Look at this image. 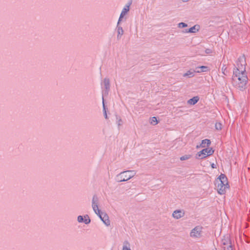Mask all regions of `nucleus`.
I'll list each match as a JSON object with an SVG mask.
<instances>
[{
    "label": "nucleus",
    "mask_w": 250,
    "mask_h": 250,
    "mask_svg": "<svg viewBox=\"0 0 250 250\" xmlns=\"http://www.w3.org/2000/svg\"><path fill=\"white\" fill-rule=\"evenodd\" d=\"M216 187L218 193L224 194L229 188L228 179L223 174H221L216 180Z\"/></svg>",
    "instance_id": "1"
},
{
    "label": "nucleus",
    "mask_w": 250,
    "mask_h": 250,
    "mask_svg": "<svg viewBox=\"0 0 250 250\" xmlns=\"http://www.w3.org/2000/svg\"><path fill=\"white\" fill-rule=\"evenodd\" d=\"M232 80L234 84L236 87L242 88L246 86L248 78L246 73L233 71Z\"/></svg>",
    "instance_id": "2"
},
{
    "label": "nucleus",
    "mask_w": 250,
    "mask_h": 250,
    "mask_svg": "<svg viewBox=\"0 0 250 250\" xmlns=\"http://www.w3.org/2000/svg\"><path fill=\"white\" fill-rule=\"evenodd\" d=\"M136 174L135 171L129 170L122 172L118 176L119 181H126L133 177Z\"/></svg>",
    "instance_id": "3"
},
{
    "label": "nucleus",
    "mask_w": 250,
    "mask_h": 250,
    "mask_svg": "<svg viewBox=\"0 0 250 250\" xmlns=\"http://www.w3.org/2000/svg\"><path fill=\"white\" fill-rule=\"evenodd\" d=\"M213 153L214 150L212 148L208 147L198 152L197 155L198 158L203 159L212 155Z\"/></svg>",
    "instance_id": "4"
},
{
    "label": "nucleus",
    "mask_w": 250,
    "mask_h": 250,
    "mask_svg": "<svg viewBox=\"0 0 250 250\" xmlns=\"http://www.w3.org/2000/svg\"><path fill=\"white\" fill-rule=\"evenodd\" d=\"M246 62L244 60H239L237 62L236 68L233 71L246 73Z\"/></svg>",
    "instance_id": "5"
},
{
    "label": "nucleus",
    "mask_w": 250,
    "mask_h": 250,
    "mask_svg": "<svg viewBox=\"0 0 250 250\" xmlns=\"http://www.w3.org/2000/svg\"><path fill=\"white\" fill-rule=\"evenodd\" d=\"M201 228L198 227L193 229L190 232V236L192 237H198L200 236Z\"/></svg>",
    "instance_id": "6"
},
{
    "label": "nucleus",
    "mask_w": 250,
    "mask_h": 250,
    "mask_svg": "<svg viewBox=\"0 0 250 250\" xmlns=\"http://www.w3.org/2000/svg\"><path fill=\"white\" fill-rule=\"evenodd\" d=\"M185 214V212L183 210H175L173 214H172V216L176 219H178L180 218H181L182 217H183Z\"/></svg>",
    "instance_id": "7"
},
{
    "label": "nucleus",
    "mask_w": 250,
    "mask_h": 250,
    "mask_svg": "<svg viewBox=\"0 0 250 250\" xmlns=\"http://www.w3.org/2000/svg\"><path fill=\"white\" fill-rule=\"evenodd\" d=\"M97 201V198L94 196L93 198L92 208L95 212L98 215L100 214V211L98 208L97 203H95V201Z\"/></svg>",
    "instance_id": "8"
},
{
    "label": "nucleus",
    "mask_w": 250,
    "mask_h": 250,
    "mask_svg": "<svg viewBox=\"0 0 250 250\" xmlns=\"http://www.w3.org/2000/svg\"><path fill=\"white\" fill-rule=\"evenodd\" d=\"M129 10V5H126L123 9L121 14L120 15L119 22L121 20V19L128 12Z\"/></svg>",
    "instance_id": "9"
},
{
    "label": "nucleus",
    "mask_w": 250,
    "mask_h": 250,
    "mask_svg": "<svg viewBox=\"0 0 250 250\" xmlns=\"http://www.w3.org/2000/svg\"><path fill=\"white\" fill-rule=\"evenodd\" d=\"M99 216L101 219L106 226L110 225V221L108 219V216L106 214H104L103 216H102L101 214H100Z\"/></svg>",
    "instance_id": "10"
},
{
    "label": "nucleus",
    "mask_w": 250,
    "mask_h": 250,
    "mask_svg": "<svg viewBox=\"0 0 250 250\" xmlns=\"http://www.w3.org/2000/svg\"><path fill=\"white\" fill-rule=\"evenodd\" d=\"M199 100V98L198 96L194 97L193 98L188 100V103L190 105H194L198 102Z\"/></svg>",
    "instance_id": "11"
},
{
    "label": "nucleus",
    "mask_w": 250,
    "mask_h": 250,
    "mask_svg": "<svg viewBox=\"0 0 250 250\" xmlns=\"http://www.w3.org/2000/svg\"><path fill=\"white\" fill-rule=\"evenodd\" d=\"M211 142L208 139H205L202 140V143L200 145V146L202 147H205L207 146L210 145Z\"/></svg>",
    "instance_id": "12"
},
{
    "label": "nucleus",
    "mask_w": 250,
    "mask_h": 250,
    "mask_svg": "<svg viewBox=\"0 0 250 250\" xmlns=\"http://www.w3.org/2000/svg\"><path fill=\"white\" fill-rule=\"evenodd\" d=\"M194 71L191 70H188L186 73L184 74L183 76L184 77H192L194 76Z\"/></svg>",
    "instance_id": "13"
},
{
    "label": "nucleus",
    "mask_w": 250,
    "mask_h": 250,
    "mask_svg": "<svg viewBox=\"0 0 250 250\" xmlns=\"http://www.w3.org/2000/svg\"><path fill=\"white\" fill-rule=\"evenodd\" d=\"M198 26L195 25L191 28H190L188 31V32L190 33H195L198 31Z\"/></svg>",
    "instance_id": "14"
},
{
    "label": "nucleus",
    "mask_w": 250,
    "mask_h": 250,
    "mask_svg": "<svg viewBox=\"0 0 250 250\" xmlns=\"http://www.w3.org/2000/svg\"><path fill=\"white\" fill-rule=\"evenodd\" d=\"M122 250H131L130 248V245L128 242L124 243Z\"/></svg>",
    "instance_id": "15"
},
{
    "label": "nucleus",
    "mask_w": 250,
    "mask_h": 250,
    "mask_svg": "<svg viewBox=\"0 0 250 250\" xmlns=\"http://www.w3.org/2000/svg\"><path fill=\"white\" fill-rule=\"evenodd\" d=\"M198 68H200L201 69V70H197L196 71V72L197 73H200L201 72H206L208 70V67L206 66H201L199 67H198Z\"/></svg>",
    "instance_id": "16"
},
{
    "label": "nucleus",
    "mask_w": 250,
    "mask_h": 250,
    "mask_svg": "<svg viewBox=\"0 0 250 250\" xmlns=\"http://www.w3.org/2000/svg\"><path fill=\"white\" fill-rule=\"evenodd\" d=\"M150 124L152 125H156L158 124V121L155 117H153L151 119Z\"/></svg>",
    "instance_id": "17"
},
{
    "label": "nucleus",
    "mask_w": 250,
    "mask_h": 250,
    "mask_svg": "<svg viewBox=\"0 0 250 250\" xmlns=\"http://www.w3.org/2000/svg\"><path fill=\"white\" fill-rule=\"evenodd\" d=\"M190 157V155H184V156H183L181 157H180V160L181 161H184V160H186L188 159Z\"/></svg>",
    "instance_id": "18"
},
{
    "label": "nucleus",
    "mask_w": 250,
    "mask_h": 250,
    "mask_svg": "<svg viewBox=\"0 0 250 250\" xmlns=\"http://www.w3.org/2000/svg\"><path fill=\"white\" fill-rule=\"evenodd\" d=\"M216 129L217 130H220L222 128V125L220 123H217L215 124Z\"/></svg>",
    "instance_id": "19"
},
{
    "label": "nucleus",
    "mask_w": 250,
    "mask_h": 250,
    "mask_svg": "<svg viewBox=\"0 0 250 250\" xmlns=\"http://www.w3.org/2000/svg\"><path fill=\"white\" fill-rule=\"evenodd\" d=\"M224 250H233V248L231 245H228V246L224 247Z\"/></svg>",
    "instance_id": "20"
},
{
    "label": "nucleus",
    "mask_w": 250,
    "mask_h": 250,
    "mask_svg": "<svg viewBox=\"0 0 250 250\" xmlns=\"http://www.w3.org/2000/svg\"><path fill=\"white\" fill-rule=\"evenodd\" d=\"M84 222L86 224H87L88 223H90V220L88 218V217H86V216H84Z\"/></svg>",
    "instance_id": "21"
},
{
    "label": "nucleus",
    "mask_w": 250,
    "mask_h": 250,
    "mask_svg": "<svg viewBox=\"0 0 250 250\" xmlns=\"http://www.w3.org/2000/svg\"><path fill=\"white\" fill-rule=\"evenodd\" d=\"M118 34L119 35H123V30L122 28L119 27L118 29Z\"/></svg>",
    "instance_id": "22"
},
{
    "label": "nucleus",
    "mask_w": 250,
    "mask_h": 250,
    "mask_svg": "<svg viewBox=\"0 0 250 250\" xmlns=\"http://www.w3.org/2000/svg\"><path fill=\"white\" fill-rule=\"evenodd\" d=\"M83 220V218L82 216H79L78 217V221L79 222H82Z\"/></svg>",
    "instance_id": "23"
},
{
    "label": "nucleus",
    "mask_w": 250,
    "mask_h": 250,
    "mask_svg": "<svg viewBox=\"0 0 250 250\" xmlns=\"http://www.w3.org/2000/svg\"><path fill=\"white\" fill-rule=\"evenodd\" d=\"M187 26V25L186 23H184V22H181V23H180L179 24V26L180 27H186Z\"/></svg>",
    "instance_id": "24"
},
{
    "label": "nucleus",
    "mask_w": 250,
    "mask_h": 250,
    "mask_svg": "<svg viewBox=\"0 0 250 250\" xmlns=\"http://www.w3.org/2000/svg\"><path fill=\"white\" fill-rule=\"evenodd\" d=\"M205 52L206 54H211L212 53V50L210 49H208V48L206 49L205 50Z\"/></svg>",
    "instance_id": "25"
},
{
    "label": "nucleus",
    "mask_w": 250,
    "mask_h": 250,
    "mask_svg": "<svg viewBox=\"0 0 250 250\" xmlns=\"http://www.w3.org/2000/svg\"><path fill=\"white\" fill-rule=\"evenodd\" d=\"M211 167H212V168H216L215 165L214 164H211Z\"/></svg>",
    "instance_id": "26"
},
{
    "label": "nucleus",
    "mask_w": 250,
    "mask_h": 250,
    "mask_svg": "<svg viewBox=\"0 0 250 250\" xmlns=\"http://www.w3.org/2000/svg\"><path fill=\"white\" fill-rule=\"evenodd\" d=\"M105 117L106 118H107V115H106V113H105Z\"/></svg>",
    "instance_id": "27"
},
{
    "label": "nucleus",
    "mask_w": 250,
    "mask_h": 250,
    "mask_svg": "<svg viewBox=\"0 0 250 250\" xmlns=\"http://www.w3.org/2000/svg\"><path fill=\"white\" fill-rule=\"evenodd\" d=\"M225 70H226V68L224 69V70L223 71V73H225L224 71H225Z\"/></svg>",
    "instance_id": "28"
},
{
    "label": "nucleus",
    "mask_w": 250,
    "mask_h": 250,
    "mask_svg": "<svg viewBox=\"0 0 250 250\" xmlns=\"http://www.w3.org/2000/svg\"><path fill=\"white\" fill-rule=\"evenodd\" d=\"M103 106H104V102H103Z\"/></svg>",
    "instance_id": "29"
},
{
    "label": "nucleus",
    "mask_w": 250,
    "mask_h": 250,
    "mask_svg": "<svg viewBox=\"0 0 250 250\" xmlns=\"http://www.w3.org/2000/svg\"><path fill=\"white\" fill-rule=\"evenodd\" d=\"M107 83L108 84V83H109V81H107Z\"/></svg>",
    "instance_id": "30"
}]
</instances>
